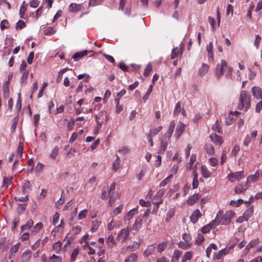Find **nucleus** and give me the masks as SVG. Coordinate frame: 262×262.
Here are the masks:
<instances>
[{"mask_svg":"<svg viewBox=\"0 0 262 262\" xmlns=\"http://www.w3.org/2000/svg\"><path fill=\"white\" fill-rule=\"evenodd\" d=\"M235 213L232 210L227 211L225 214L223 210H220L216 214V217L213 220L216 226L220 224L222 225H227L230 223L231 220L234 217Z\"/></svg>","mask_w":262,"mask_h":262,"instance_id":"1","label":"nucleus"},{"mask_svg":"<svg viewBox=\"0 0 262 262\" xmlns=\"http://www.w3.org/2000/svg\"><path fill=\"white\" fill-rule=\"evenodd\" d=\"M250 96L247 94L246 91H241L238 104V109H245L247 111L250 107Z\"/></svg>","mask_w":262,"mask_h":262,"instance_id":"2","label":"nucleus"},{"mask_svg":"<svg viewBox=\"0 0 262 262\" xmlns=\"http://www.w3.org/2000/svg\"><path fill=\"white\" fill-rule=\"evenodd\" d=\"M227 69V63L224 60H222L221 63H218L215 67V75L217 80L223 75Z\"/></svg>","mask_w":262,"mask_h":262,"instance_id":"3","label":"nucleus"},{"mask_svg":"<svg viewBox=\"0 0 262 262\" xmlns=\"http://www.w3.org/2000/svg\"><path fill=\"white\" fill-rule=\"evenodd\" d=\"M109 120L108 116L105 111H100L98 115H95V120L99 128L104 122H107Z\"/></svg>","mask_w":262,"mask_h":262,"instance_id":"4","label":"nucleus"},{"mask_svg":"<svg viewBox=\"0 0 262 262\" xmlns=\"http://www.w3.org/2000/svg\"><path fill=\"white\" fill-rule=\"evenodd\" d=\"M149 212V210L148 209L142 215H140L138 217L135 221L133 226V230L138 231L141 228L143 220L144 217H146Z\"/></svg>","mask_w":262,"mask_h":262,"instance_id":"5","label":"nucleus"},{"mask_svg":"<svg viewBox=\"0 0 262 262\" xmlns=\"http://www.w3.org/2000/svg\"><path fill=\"white\" fill-rule=\"evenodd\" d=\"M130 231V230L128 227L121 229L117 235V239L122 242L127 241L129 239Z\"/></svg>","mask_w":262,"mask_h":262,"instance_id":"6","label":"nucleus"},{"mask_svg":"<svg viewBox=\"0 0 262 262\" xmlns=\"http://www.w3.org/2000/svg\"><path fill=\"white\" fill-rule=\"evenodd\" d=\"M244 171H237L235 172H231L227 177L229 181L233 183L236 181H239L244 178Z\"/></svg>","mask_w":262,"mask_h":262,"instance_id":"7","label":"nucleus"},{"mask_svg":"<svg viewBox=\"0 0 262 262\" xmlns=\"http://www.w3.org/2000/svg\"><path fill=\"white\" fill-rule=\"evenodd\" d=\"M249 186L245 183L238 184L234 188V191L235 194H239L244 193L248 188Z\"/></svg>","mask_w":262,"mask_h":262,"instance_id":"8","label":"nucleus"},{"mask_svg":"<svg viewBox=\"0 0 262 262\" xmlns=\"http://www.w3.org/2000/svg\"><path fill=\"white\" fill-rule=\"evenodd\" d=\"M12 244L11 239L7 240L6 238L2 237L0 238V250L3 252L6 251Z\"/></svg>","mask_w":262,"mask_h":262,"instance_id":"9","label":"nucleus"},{"mask_svg":"<svg viewBox=\"0 0 262 262\" xmlns=\"http://www.w3.org/2000/svg\"><path fill=\"white\" fill-rule=\"evenodd\" d=\"M186 125L182 122H180L177 126L174 136L177 139H178L185 130Z\"/></svg>","mask_w":262,"mask_h":262,"instance_id":"10","label":"nucleus"},{"mask_svg":"<svg viewBox=\"0 0 262 262\" xmlns=\"http://www.w3.org/2000/svg\"><path fill=\"white\" fill-rule=\"evenodd\" d=\"M202 214L199 209H195L192 212L191 215L190 217V221L193 223H196L199 219L202 216Z\"/></svg>","mask_w":262,"mask_h":262,"instance_id":"11","label":"nucleus"},{"mask_svg":"<svg viewBox=\"0 0 262 262\" xmlns=\"http://www.w3.org/2000/svg\"><path fill=\"white\" fill-rule=\"evenodd\" d=\"M83 7V6L82 4L72 3L69 7V11L71 13L76 12L80 11Z\"/></svg>","mask_w":262,"mask_h":262,"instance_id":"12","label":"nucleus"},{"mask_svg":"<svg viewBox=\"0 0 262 262\" xmlns=\"http://www.w3.org/2000/svg\"><path fill=\"white\" fill-rule=\"evenodd\" d=\"M211 140L216 145H221L223 142V140L221 136L216 134H212L210 135Z\"/></svg>","mask_w":262,"mask_h":262,"instance_id":"13","label":"nucleus"},{"mask_svg":"<svg viewBox=\"0 0 262 262\" xmlns=\"http://www.w3.org/2000/svg\"><path fill=\"white\" fill-rule=\"evenodd\" d=\"M201 195L199 193H195L191 196L187 201V203L190 206H192L196 203L201 198Z\"/></svg>","mask_w":262,"mask_h":262,"instance_id":"14","label":"nucleus"},{"mask_svg":"<svg viewBox=\"0 0 262 262\" xmlns=\"http://www.w3.org/2000/svg\"><path fill=\"white\" fill-rule=\"evenodd\" d=\"M252 94L254 97L259 99L262 98V90L258 86H254L252 89Z\"/></svg>","mask_w":262,"mask_h":262,"instance_id":"15","label":"nucleus"},{"mask_svg":"<svg viewBox=\"0 0 262 262\" xmlns=\"http://www.w3.org/2000/svg\"><path fill=\"white\" fill-rule=\"evenodd\" d=\"M229 250L227 248L222 249L214 254V259L217 260L221 259L224 256L229 253Z\"/></svg>","mask_w":262,"mask_h":262,"instance_id":"16","label":"nucleus"},{"mask_svg":"<svg viewBox=\"0 0 262 262\" xmlns=\"http://www.w3.org/2000/svg\"><path fill=\"white\" fill-rule=\"evenodd\" d=\"M167 144L168 141L166 139H163L161 140L158 150L159 154H163L165 152L167 148Z\"/></svg>","mask_w":262,"mask_h":262,"instance_id":"17","label":"nucleus"},{"mask_svg":"<svg viewBox=\"0 0 262 262\" xmlns=\"http://www.w3.org/2000/svg\"><path fill=\"white\" fill-rule=\"evenodd\" d=\"M259 177V173L257 171L254 174H251L247 177L246 183L248 185L249 183L255 182L257 181Z\"/></svg>","mask_w":262,"mask_h":262,"instance_id":"18","label":"nucleus"},{"mask_svg":"<svg viewBox=\"0 0 262 262\" xmlns=\"http://www.w3.org/2000/svg\"><path fill=\"white\" fill-rule=\"evenodd\" d=\"M89 52L87 50H84L80 52H77L73 56L72 58L75 61H78L82 57L87 55Z\"/></svg>","mask_w":262,"mask_h":262,"instance_id":"19","label":"nucleus"},{"mask_svg":"<svg viewBox=\"0 0 262 262\" xmlns=\"http://www.w3.org/2000/svg\"><path fill=\"white\" fill-rule=\"evenodd\" d=\"M106 244L110 248H113L116 245L117 243L115 240L114 236L112 234L110 235L107 237Z\"/></svg>","mask_w":262,"mask_h":262,"instance_id":"20","label":"nucleus"},{"mask_svg":"<svg viewBox=\"0 0 262 262\" xmlns=\"http://www.w3.org/2000/svg\"><path fill=\"white\" fill-rule=\"evenodd\" d=\"M20 245V243H18L11 247L9 251V258H12L14 256V254L18 251Z\"/></svg>","mask_w":262,"mask_h":262,"instance_id":"21","label":"nucleus"},{"mask_svg":"<svg viewBox=\"0 0 262 262\" xmlns=\"http://www.w3.org/2000/svg\"><path fill=\"white\" fill-rule=\"evenodd\" d=\"M253 212L254 207L253 206H251L245 211L243 214L244 217L246 218V219L248 220V219L252 216Z\"/></svg>","mask_w":262,"mask_h":262,"instance_id":"22","label":"nucleus"},{"mask_svg":"<svg viewBox=\"0 0 262 262\" xmlns=\"http://www.w3.org/2000/svg\"><path fill=\"white\" fill-rule=\"evenodd\" d=\"M156 247L154 245H149L143 253V255L145 257H147L151 255L155 250Z\"/></svg>","mask_w":262,"mask_h":262,"instance_id":"23","label":"nucleus"},{"mask_svg":"<svg viewBox=\"0 0 262 262\" xmlns=\"http://www.w3.org/2000/svg\"><path fill=\"white\" fill-rule=\"evenodd\" d=\"M138 212V207L134 208L130 210H129L126 215L125 216V220L129 221L132 219L133 216L137 213Z\"/></svg>","mask_w":262,"mask_h":262,"instance_id":"24","label":"nucleus"},{"mask_svg":"<svg viewBox=\"0 0 262 262\" xmlns=\"http://www.w3.org/2000/svg\"><path fill=\"white\" fill-rule=\"evenodd\" d=\"M209 67L206 63H203L202 67L199 70V75L201 76H204L208 71Z\"/></svg>","mask_w":262,"mask_h":262,"instance_id":"25","label":"nucleus"},{"mask_svg":"<svg viewBox=\"0 0 262 262\" xmlns=\"http://www.w3.org/2000/svg\"><path fill=\"white\" fill-rule=\"evenodd\" d=\"M216 226L215 225V223H213V220L208 224L204 226L202 228V232L203 233H206L209 232L211 229H212L214 227Z\"/></svg>","mask_w":262,"mask_h":262,"instance_id":"26","label":"nucleus"},{"mask_svg":"<svg viewBox=\"0 0 262 262\" xmlns=\"http://www.w3.org/2000/svg\"><path fill=\"white\" fill-rule=\"evenodd\" d=\"M182 254L181 251L177 250H174L172 254L171 262H178L179 258L181 257Z\"/></svg>","mask_w":262,"mask_h":262,"instance_id":"27","label":"nucleus"},{"mask_svg":"<svg viewBox=\"0 0 262 262\" xmlns=\"http://www.w3.org/2000/svg\"><path fill=\"white\" fill-rule=\"evenodd\" d=\"M31 185L29 181H26L23 186V191L24 194H27L31 190Z\"/></svg>","mask_w":262,"mask_h":262,"instance_id":"28","label":"nucleus"},{"mask_svg":"<svg viewBox=\"0 0 262 262\" xmlns=\"http://www.w3.org/2000/svg\"><path fill=\"white\" fill-rule=\"evenodd\" d=\"M202 173L204 178H208L211 174L209 170L208 169L207 167L205 165H202L201 167Z\"/></svg>","mask_w":262,"mask_h":262,"instance_id":"29","label":"nucleus"},{"mask_svg":"<svg viewBox=\"0 0 262 262\" xmlns=\"http://www.w3.org/2000/svg\"><path fill=\"white\" fill-rule=\"evenodd\" d=\"M168 243L166 241H163L160 243L157 246V251L161 253H162L167 247Z\"/></svg>","mask_w":262,"mask_h":262,"instance_id":"30","label":"nucleus"},{"mask_svg":"<svg viewBox=\"0 0 262 262\" xmlns=\"http://www.w3.org/2000/svg\"><path fill=\"white\" fill-rule=\"evenodd\" d=\"M259 244V239L258 238L254 239L250 242V243L246 246L245 249L248 251L251 248L255 247Z\"/></svg>","mask_w":262,"mask_h":262,"instance_id":"31","label":"nucleus"},{"mask_svg":"<svg viewBox=\"0 0 262 262\" xmlns=\"http://www.w3.org/2000/svg\"><path fill=\"white\" fill-rule=\"evenodd\" d=\"M101 222L96 220L92 222V227L91 229V231L92 232H95L98 229V228L100 226Z\"/></svg>","mask_w":262,"mask_h":262,"instance_id":"32","label":"nucleus"},{"mask_svg":"<svg viewBox=\"0 0 262 262\" xmlns=\"http://www.w3.org/2000/svg\"><path fill=\"white\" fill-rule=\"evenodd\" d=\"M138 256L135 253H131L125 259L124 262H136Z\"/></svg>","mask_w":262,"mask_h":262,"instance_id":"33","label":"nucleus"},{"mask_svg":"<svg viewBox=\"0 0 262 262\" xmlns=\"http://www.w3.org/2000/svg\"><path fill=\"white\" fill-rule=\"evenodd\" d=\"M162 126H159L157 127L150 130V132L148 133V135H151V136H155L157 135L162 129Z\"/></svg>","mask_w":262,"mask_h":262,"instance_id":"34","label":"nucleus"},{"mask_svg":"<svg viewBox=\"0 0 262 262\" xmlns=\"http://www.w3.org/2000/svg\"><path fill=\"white\" fill-rule=\"evenodd\" d=\"M116 160L113 163V167L114 171H117L120 167V160L119 159V156L117 155H116Z\"/></svg>","mask_w":262,"mask_h":262,"instance_id":"35","label":"nucleus"},{"mask_svg":"<svg viewBox=\"0 0 262 262\" xmlns=\"http://www.w3.org/2000/svg\"><path fill=\"white\" fill-rule=\"evenodd\" d=\"M12 181V177H4L3 179V186L7 188L11 183Z\"/></svg>","mask_w":262,"mask_h":262,"instance_id":"36","label":"nucleus"},{"mask_svg":"<svg viewBox=\"0 0 262 262\" xmlns=\"http://www.w3.org/2000/svg\"><path fill=\"white\" fill-rule=\"evenodd\" d=\"M59 150V148L58 146H55L50 156V158L53 160L55 159L58 154Z\"/></svg>","mask_w":262,"mask_h":262,"instance_id":"37","label":"nucleus"},{"mask_svg":"<svg viewBox=\"0 0 262 262\" xmlns=\"http://www.w3.org/2000/svg\"><path fill=\"white\" fill-rule=\"evenodd\" d=\"M198 174L195 171L194 172V177L192 182V188L193 189H196L198 188L199 185V181L198 180Z\"/></svg>","mask_w":262,"mask_h":262,"instance_id":"38","label":"nucleus"},{"mask_svg":"<svg viewBox=\"0 0 262 262\" xmlns=\"http://www.w3.org/2000/svg\"><path fill=\"white\" fill-rule=\"evenodd\" d=\"M193 256V253L191 251L186 252L183 256L182 262H186L188 260H190Z\"/></svg>","mask_w":262,"mask_h":262,"instance_id":"39","label":"nucleus"},{"mask_svg":"<svg viewBox=\"0 0 262 262\" xmlns=\"http://www.w3.org/2000/svg\"><path fill=\"white\" fill-rule=\"evenodd\" d=\"M104 0H89V6L90 7H95L98 6L102 3Z\"/></svg>","mask_w":262,"mask_h":262,"instance_id":"40","label":"nucleus"},{"mask_svg":"<svg viewBox=\"0 0 262 262\" xmlns=\"http://www.w3.org/2000/svg\"><path fill=\"white\" fill-rule=\"evenodd\" d=\"M205 149L206 152L211 155H213L214 154V149L212 145L206 144L205 146Z\"/></svg>","mask_w":262,"mask_h":262,"instance_id":"41","label":"nucleus"},{"mask_svg":"<svg viewBox=\"0 0 262 262\" xmlns=\"http://www.w3.org/2000/svg\"><path fill=\"white\" fill-rule=\"evenodd\" d=\"M62 258L61 256L53 254L50 258V262H62Z\"/></svg>","mask_w":262,"mask_h":262,"instance_id":"42","label":"nucleus"},{"mask_svg":"<svg viewBox=\"0 0 262 262\" xmlns=\"http://www.w3.org/2000/svg\"><path fill=\"white\" fill-rule=\"evenodd\" d=\"M174 214V210L173 209H170L167 213L166 217V221L167 222H168L170 221V220L172 218Z\"/></svg>","mask_w":262,"mask_h":262,"instance_id":"43","label":"nucleus"},{"mask_svg":"<svg viewBox=\"0 0 262 262\" xmlns=\"http://www.w3.org/2000/svg\"><path fill=\"white\" fill-rule=\"evenodd\" d=\"M62 244L60 241H58L56 242L54 245L53 248L54 250H55L57 253H59L61 251Z\"/></svg>","mask_w":262,"mask_h":262,"instance_id":"44","label":"nucleus"},{"mask_svg":"<svg viewBox=\"0 0 262 262\" xmlns=\"http://www.w3.org/2000/svg\"><path fill=\"white\" fill-rule=\"evenodd\" d=\"M0 27L2 30L8 29L10 27L9 21L6 19H4L1 22Z\"/></svg>","mask_w":262,"mask_h":262,"instance_id":"45","label":"nucleus"},{"mask_svg":"<svg viewBox=\"0 0 262 262\" xmlns=\"http://www.w3.org/2000/svg\"><path fill=\"white\" fill-rule=\"evenodd\" d=\"M152 90V85H150L149 87L148 88V89L146 93V94L143 96L142 99L144 102H146V100L148 99L151 92Z\"/></svg>","mask_w":262,"mask_h":262,"instance_id":"46","label":"nucleus"},{"mask_svg":"<svg viewBox=\"0 0 262 262\" xmlns=\"http://www.w3.org/2000/svg\"><path fill=\"white\" fill-rule=\"evenodd\" d=\"M181 106L180 102H178L175 106V108L173 111V115L174 116H178L179 113L181 112Z\"/></svg>","mask_w":262,"mask_h":262,"instance_id":"47","label":"nucleus"},{"mask_svg":"<svg viewBox=\"0 0 262 262\" xmlns=\"http://www.w3.org/2000/svg\"><path fill=\"white\" fill-rule=\"evenodd\" d=\"M178 168H179V167H178V165L175 164V165H173L172 167L169 171V176H170L171 178H172L173 175H174L177 173Z\"/></svg>","mask_w":262,"mask_h":262,"instance_id":"48","label":"nucleus"},{"mask_svg":"<svg viewBox=\"0 0 262 262\" xmlns=\"http://www.w3.org/2000/svg\"><path fill=\"white\" fill-rule=\"evenodd\" d=\"M195 160H196V156L194 155H192L190 157L189 162L188 163V166H187V168L189 170H191L192 169V165H193L194 162L195 161Z\"/></svg>","mask_w":262,"mask_h":262,"instance_id":"49","label":"nucleus"},{"mask_svg":"<svg viewBox=\"0 0 262 262\" xmlns=\"http://www.w3.org/2000/svg\"><path fill=\"white\" fill-rule=\"evenodd\" d=\"M33 225V221L32 220H29L25 225L21 226V230L29 229L32 227Z\"/></svg>","mask_w":262,"mask_h":262,"instance_id":"50","label":"nucleus"},{"mask_svg":"<svg viewBox=\"0 0 262 262\" xmlns=\"http://www.w3.org/2000/svg\"><path fill=\"white\" fill-rule=\"evenodd\" d=\"M179 54V49L178 47L173 48L171 54V59H175L178 57Z\"/></svg>","mask_w":262,"mask_h":262,"instance_id":"51","label":"nucleus"},{"mask_svg":"<svg viewBox=\"0 0 262 262\" xmlns=\"http://www.w3.org/2000/svg\"><path fill=\"white\" fill-rule=\"evenodd\" d=\"M129 151L130 149L128 146H122L118 150V152L122 155H125Z\"/></svg>","mask_w":262,"mask_h":262,"instance_id":"52","label":"nucleus"},{"mask_svg":"<svg viewBox=\"0 0 262 262\" xmlns=\"http://www.w3.org/2000/svg\"><path fill=\"white\" fill-rule=\"evenodd\" d=\"M23 150H24V143L23 142L20 141L19 142L17 149V152L18 154L21 157L23 153Z\"/></svg>","mask_w":262,"mask_h":262,"instance_id":"53","label":"nucleus"},{"mask_svg":"<svg viewBox=\"0 0 262 262\" xmlns=\"http://www.w3.org/2000/svg\"><path fill=\"white\" fill-rule=\"evenodd\" d=\"M240 150V147L238 145H235L231 151V155L233 157H236Z\"/></svg>","mask_w":262,"mask_h":262,"instance_id":"54","label":"nucleus"},{"mask_svg":"<svg viewBox=\"0 0 262 262\" xmlns=\"http://www.w3.org/2000/svg\"><path fill=\"white\" fill-rule=\"evenodd\" d=\"M9 80L6 81L3 85V90L4 92V96L9 95Z\"/></svg>","mask_w":262,"mask_h":262,"instance_id":"55","label":"nucleus"},{"mask_svg":"<svg viewBox=\"0 0 262 262\" xmlns=\"http://www.w3.org/2000/svg\"><path fill=\"white\" fill-rule=\"evenodd\" d=\"M208 162L210 166H216L218 164V160L214 157H211L209 159Z\"/></svg>","mask_w":262,"mask_h":262,"instance_id":"56","label":"nucleus"},{"mask_svg":"<svg viewBox=\"0 0 262 262\" xmlns=\"http://www.w3.org/2000/svg\"><path fill=\"white\" fill-rule=\"evenodd\" d=\"M88 211L87 209H84V210L81 211L78 215V219L79 220H81L85 218L86 216Z\"/></svg>","mask_w":262,"mask_h":262,"instance_id":"57","label":"nucleus"},{"mask_svg":"<svg viewBox=\"0 0 262 262\" xmlns=\"http://www.w3.org/2000/svg\"><path fill=\"white\" fill-rule=\"evenodd\" d=\"M152 65L151 63H148L144 70V76L147 77L149 75L150 71L152 70Z\"/></svg>","mask_w":262,"mask_h":262,"instance_id":"58","label":"nucleus"},{"mask_svg":"<svg viewBox=\"0 0 262 262\" xmlns=\"http://www.w3.org/2000/svg\"><path fill=\"white\" fill-rule=\"evenodd\" d=\"M18 120V117H16L13 119V122L11 126V129L12 132H14L15 130V128L17 124Z\"/></svg>","mask_w":262,"mask_h":262,"instance_id":"59","label":"nucleus"},{"mask_svg":"<svg viewBox=\"0 0 262 262\" xmlns=\"http://www.w3.org/2000/svg\"><path fill=\"white\" fill-rule=\"evenodd\" d=\"M25 26H26V23L23 20H19L16 23V29L17 30L21 29L24 28Z\"/></svg>","mask_w":262,"mask_h":262,"instance_id":"60","label":"nucleus"},{"mask_svg":"<svg viewBox=\"0 0 262 262\" xmlns=\"http://www.w3.org/2000/svg\"><path fill=\"white\" fill-rule=\"evenodd\" d=\"M126 93V90L125 89L122 90L120 92H119L117 95L115 99V101H120L121 97Z\"/></svg>","mask_w":262,"mask_h":262,"instance_id":"61","label":"nucleus"},{"mask_svg":"<svg viewBox=\"0 0 262 262\" xmlns=\"http://www.w3.org/2000/svg\"><path fill=\"white\" fill-rule=\"evenodd\" d=\"M31 251L30 250H26L22 254V256L26 260H28L31 257Z\"/></svg>","mask_w":262,"mask_h":262,"instance_id":"62","label":"nucleus"},{"mask_svg":"<svg viewBox=\"0 0 262 262\" xmlns=\"http://www.w3.org/2000/svg\"><path fill=\"white\" fill-rule=\"evenodd\" d=\"M171 178H172L168 176L166 179H165L161 182L160 186L164 187L166 184L170 182Z\"/></svg>","mask_w":262,"mask_h":262,"instance_id":"63","label":"nucleus"},{"mask_svg":"<svg viewBox=\"0 0 262 262\" xmlns=\"http://www.w3.org/2000/svg\"><path fill=\"white\" fill-rule=\"evenodd\" d=\"M204 241V236L201 233L198 234L197 238L195 240V243L197 244H201Z\"/></svg>","mask_w":262,"mask_h":262,"instance_id":"64","label":"nucleus"}]
</instances>
